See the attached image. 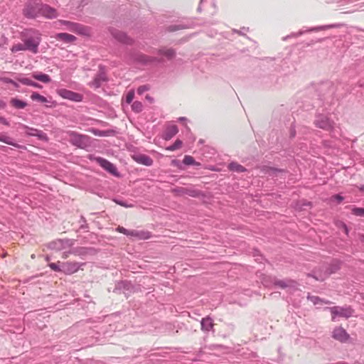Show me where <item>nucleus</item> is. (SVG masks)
Returning <instances> with one entry per match:
<instances>
[{"label":"nucleus","instance_id":"obj_1","mask_svg":"<svg viewBox=\"0 0 364 364\" xmlns=\"http://www.w3.org/2000/svg\"><path fill=\"white\" fill-rule=\"evenodd\" d=\"M22 41L27 50L36 54L38 52V46L41 41V34L34 28L25 29L21 33Z\"/></svg>","mask_w":364,"mask_h":364},{"label":"nucleus","instance_id":"obj_2","mask_svg":"<svg viewBox=\"0 0 364 364\" xmlns=\"http://www.w3.org/2000/svg\"><path fill=\"white\" fill-rule=\"evenodd\" d=\"M41 0H28L23 9V16L30 19L36 18L41 16Z\"/></svg>","mask_w":364,"mask_h":364},{"label":"nucleus","instance_id":"obj_3","mask_svg":"<svg viewBox=\"0 0 364 364\" xmlns=\"http://www.w3.org/2000/svg\"><path fill=\"white\" fill-rule=\"evenodd\" d=\"M67 134L70 143L78 148L85 149L90 143V137L87 135L78 134L74 131H69Z\"/></svg>","mask_w":364,"mask_h":364},{"label":"nucleus","instance_id":"obj_4","mask_svg":"<svg viewBox=\"0 0 364 364\" xmlns=\"http://www.w3.org/2000/svg\"><path fill=\"white\" fill-rule=\"evenodd\" d=\"M314 124L316 127L328 132H332L333 130L335 124L333 120L330 119L326 115L323 114H318L316 115Z\"/></svg>","mask_w":364,"mask_h":364},{"label":"nucleus","instance_id":"obj_5","mask_svg":"<svg viewBox=\"0 0 364 364\" xmlns=\"http://www.w3.org/2000/svg\"><path fill=\"white\" fill-rule=\"evenodd\" d=\"M332 315V321H334L337 316L348 318L353 316L354 312L350 306H335L328 308Z\"/></svg>","mask_w":364,"mask_h":364},{"label":"nucleus","instance_id":"obj_6","mask_svg":"<svg viewBox=\"0 0 364 364\" xmlns=\"http://www.w3.org/2000/svg\"><path fill=\"white\" fill-rule=\"evenodd\" d=\"M74 245V240L71 239H57L47 245L50 250H63L70 248Z\"/></svg>","mask_w":364,"mask_h":364},{"label":"nucleus","instance_id":"obj_7","mask_svg":"<svg viewBox=\"0 0 364 364\" xmlns=\"http://www.w3.org/2000/svg\"><path fill=\"white\" fill-rule=\"evenodd\" d=\"M132 60L139 64L143 65H151L155 63H160L161 61L156 57H150L141 53H136L132 55Z\"/></svg>","mask_w":364,"mask_h":364},{"label":"nucleus","instance_id":"obj_8","mask_svg":"<svg viewBox=\"0 0 364 364\" xmlns=\"http://www.w3.org/2000/svg\"><path fill=\"white\" fill-rule=\"evenodd\" d=\"M57 93L63 98L70 100L73 102H80L82 100V95L67 90L65 88L58 89Z\"/></svg>","mask_w":364,"mask_h":364},{"label":"nucleus","instance_id":"obj_9","mask_svg":"<svg viewBox=\"0 0 364 364\" xmlns=\"http://www.w3.org/2000/svg\"><path fill=\"white\" fill-rule=\"evenodd\" d=\"M272 283L275 286H277L282 289L288 288V289H289V290H291V291H295V290L298 289V287H299V283L296 281L290 279L280 280V279L274 278L272 280Z\"/></svg>","mask_w":364,"mask_h":364},{"label":"nucleus","instance_id":"obj_10","mask_svg":"<svg viewBox=\"0 0 364 364\" xmlns=\"http://www.w3.org/2000/svg\"><path fill=\"white\" fill-rule=\"evenodd\" d=\"M109 31L114 39L122 43L132 45L134 42L133 39L129 38L125 33L118 31L114 28L110 27Z\"/></svg>","mask_w":364,"mask_h":364},{"label":"nucleus","instance_id":"obj_11","mask_svg":"<svg viewBox=\"0 0 364 364\" xmlns=\"http://www.w3.org/2000/svg\"><path fill=\"white\" fill-rule=\"evenodd\" d=\"M97 163L105 171H107L110 174L114 176H119V174L117 171V169L116 166L109 161L108 160L102 158V157H97L96 158Z\"/></svg>","mask_w":364,"mask_h":364},{"label":"nucleus","instance_id":"obj_12","mask_svg":"<svg viewBox=\"0 0 364 364\" xmlns=\"http://www.w3.org/2000/svg\"><path fill=\"white\" fill-rule=\"evenodd\" d=\"M332 338L341 343H346L350 338V335L343 327L339 326L333 329Z\"/></svg>","mask_w":364,"mask_h":364},{"label":"nucleus","instance_id":"obj_13","mask_svg":"<svg viewBox=\"0 0 364 364\" xmlns=\"http://www.w3.org/2000/svg\"><path fill=\"white\" fill-rule=\"evenodd\" d=\"M107 80V78L105 68L103 66L100 65L97 74L95 75V78L91 82V85L95 88H99L101 87L102 83Z\"/></svg>","mask_w":364,"mask_h":364},{"label":"nucleus","instance_id":"obj_14","mask_svg":"<svg viewBox=\"0 0 364 364\" xmlns=\"http://www.w3.org/2000/svg\"><path fill=\"white\" fill-rule=\"evenodd\" d=\"M25 129V133L27 135L36 136L38 139L47 141L48 140L47 134L41 130L23 125Z\"/></svg>","mask_w":364,"mask_h":364},{"label":"nucleus","instance_id":"obj_15","mask_svg":"<svg viewBox=\"0 0 364 364\" xmlns=\"http://www.w3.org/2000/svg\"><path fill=\"white\" fill-rule=\"evenodd\" d=\"M41 16L46 18H55L58 16V11L50 6L41 3Z\"/></svg>","mask_w":364,"mask_h":364},{"label":"nucleus","instance_id":"obj_16","mask_svg":"<svg viewBox=\"0 0 364 364\" xmlns=\"http://www.w3.org/2000/svg\"><path fill=\"white\" fill-rule=\"evenodd\" d=\"M133 288H134V287L130 282L124 280V281L118 282L116 284L114 291V292H118V291L120 292L122 291L124 294H127L126 291L131 292L132 291Z\"/></svg>","mask_w":364,"mask_h":364},{"label":"nucleus","instance_id":"obj_17","mask_svg":"<svg viewBox=\"0 0 364 364\" xmlns=\"http://www.w3.org/2000/svg\"><path fill=\"white\" fill-rule=\"evenodd\" d=\"M62 272L65 274H72L80 269V264L77 262H63Z\"/></svg>","mask_w":364,"mask_h":364},{"label":"nucleus","instance_id":"obj_18","mask_svg":"<svg viewBox=\"0 0 364 364\" xmlns=\"http://www.w3.org/2000/svg\"><path fill=\"white\" fill-rule=\"evenodd\" d=\"M151 234L149 231L138 230H130L129 236L132 238L138 240H146L150 238Z\"/></svg>","mask_w":364,"mask_h":364},{"label":"nucleus","instance_id":"obj_19","mask_svg":"<svg viewBox=\"0 0 364 364\" xmlns=\"http://www.w3.org/2000/svg\"><path fill=\"white\" fill-rule=\"evenodd\" d=\"M336 27L335 25H326V26H317V27H312L311 28H309V30L307 31H323V30H326L327 28H334ZM304 33V31H300L299 33H291V35L289 36H287L286 37H284L283 39L284 41H286L287 38H290V37H296V36H301L302 35L303 33Z\"/></svg>","mask_w":364,"mask_h":364},{"label":"nucleus","instance_id":"obj_20","mask_svg":"<svg viewBox=\"0 0 364 364\" xmlns=\"http://www.w3.org/2000/svg\"><path fill=\"white\" fill-rule=\"evenodd\" d=\"M178 132V127L176 124H171L166 127L163 138L168 141L171 139Z\"/></svg>","mask_w":364,"mask_h":364},{"label":"nucleus","instance_id":"obj_21","mask_svg":"<svg viewBox=\"0 0 364 364\" xmlns=\"http://www.w3.org/2000/svg\"><path fill=\"white\" fill-rule=\"evenodd\" d=\"M74 33L82 36H90L91 35V28L83 24L76 23Z\"/></svg>","mask_w":364,"mask_h":364},{"label":"nucleus","instance_id":"obj_22","mask_svg":"<svg viewBox=\"0 0 364 364\" xmlns=\"http://www.w3.org/2000/svg\"><path fill=\"white\" fill-rule=\"evenodd\" d=\"M341 262L338 260H333L328 267H326L324 274L328 277L333 273H336L341 269Z\"/></svg>","mask_w":364,"mask_h":364},{"label":"nucleus","instance_id":"obj_23","mask_svg":"<svg viewBox=\"0 0 364 364\" xmlns=\"http://www.w3.org/2000/svg\"><path fill=\"white\" fill-rule=\"evenodd\" d=\"M134 159L138 164L147 166H151L153 164L152 159L146 154H139L134 157Z\"/></svg>","mask_w":364,"mask_h":364},{"label":"nucleus","instance_id":"obj_24","mask_svg":"<svg viewBox=\"0 0 364 364\" xmlns=\"http://www.w3.org/2000/svg\"><path fill=\"white\" fill-rule=\"evenodd\" d=\"M55 39L58 41H62L65 43H73L76 41V37L72 34L67 33H59L55 35Z\"/></svg>","mask_w":364,"mask_h":364},{"label":"nucleus","instance_id":"obj_25","mask_svg":"<svg viewBox=\"0 0 364 364\" xmlns=\"http://www.w3.org/2000/svg\"><path fill=\"white\" fill-rule=\"evenodd\" d=\"M201 330L203 331H210L213 328V319L210 316L203 318L200 321Z\"/></svg>","mask_w":364,"mask_h":364},{"label":"nucleus","instance_id":"obj_26","mask_svg":"<svg viewBox=\"0 0 364 364\" xmlns=\"http://www.w3.org/2000/svg\"><path fill=\"white\" fill-rule=\"evenodd\" d=\"M306 298H307V299L309 301L312 302L314 305L323 304H328L331 303L328 300L323 299H321V298H320L319 296H312L310 294H308Z\"/></svg>","mask_w":364,"mask_h":364},{"label":"nucleus","instance_id":"obj_27","mask_svg":"<svg viewBox=\"0 0 364 364\" xmlns=\"http://www.w3.org/2000/svg\"><path fill=\"white\" fill-rule=\"evenodd\" d=\"M228 168L230 171L237 173H242L247 171L244 166L234 161L229 164Z\"/></svg>","mask_w":364,"mask_h":364},{"label":"nucleus","instance_id":"obj_28","mask_svg":"<svg viewBox=\"0 0 364 364\" xmlns=\"http://www.w3.org/2000/svg\"><path fill=\"white\" fill-rule=\"evenodd\" d=\"M159 54L166 56L168 60L172 59L175 55L176 52L173 48H168V49H160L159 50Z\"/></svg>","mask_w":364,"mask_h":364},{"label":"nucleus","instance_id":"obj_29","mask_svg":"<svg viewBox=\"0 0 364 364\" xmlns=\"http://www.w3.org/2000/svg\"><path fill=\"white\" fill-rule=\"evenodd\" d=\"M10 102L11 105L16 109H23L27 106L26 102L17 98H12Z\"/></svg>","mask_w":364,"mask_h":364},{"label":"nucleus","instance_id":"obj_30","mask_svg":"<svg viewBox=\"0 0 364 364\" xmlns=\"http://www.w3.org/2000/svg\"><path fill=\"white\" fill-rule=\"evenodd\" d=\"M33 77L34 79L44 83H48L51 80L50 76L45 73L33 74Z\"/></svg>","mask_w":364,"mask_h":364},{"label":"nucleus","instance_id":"obj_31","mask_svg":"<svg viewBox=\"0 0 364 364\" xmlns=\"http://www.w3.org/2000/svg\"><path fill=\"white\" fill-rule=\"evenodd\" d=\"M0 141L4 142L9 145L14 146L15 147H18V145L14 141L11 137L8 136L4 134H0Z\"/></svg>","mask_w":364,"mask_h":364},{"label":"nucleus","instance_id":"obj_32","mask_svg":"<svg viewBox=\"0 0 364 364\" xmlns=\"http://www.w3.org/2000/svg\"><path fill=\"white\" fill-rule=\"evenodd\" d=\"M59 22L61 25L64 26L67 30L74 33L76 22L65 20H60Z\"/></svg>","mask_w":364,"mask_h":364},{"label":"nucleus","instance_id":"obj_33","mask_svg":"<svg viewBox=\"0 0 364 364\" xmlns=\"http://www.w3.org/2000/svg\"><path fill=\"white\" fill-rule=\"evenodd\" d=\"M31 99L33 101H38L41 103H45L48 102V100L46 97L40 95L36 92H33L31 95Z\"/></svg>","mask_w":364,"mask_h":364},{"label":"nucleus","instance_id":"obj_34","mask_svg":"<svg viewBox=\"0 0 364 364\" xmlns=\"http://www.w3.org/2000/svg\"><path fill=\"white\" fill-rule=\"evenodd\" d=\"M183 163L187 166H199L200 163L196 162L191 156L186 155L183 159Z\"/></svg>","mask_w":364,"mask_h":364},{"label":"nucleus","instance_id":"obj_35","mask_svg":"<svg viewBox=\"0 0 364 364\" xmlns=\"http://www.w3.org/2000/svg\"><path fill=\"white\" fill-rule=\"evenodd\" d=\"M351 213L355 216L364 218V208L353 207Z\"/></svg>","mask_w":364,"mask_h":364},{"label":"nucleus","instance_id":"obj_36","mask_svg":"<svg viewBox=\"0 0 364 364\" xmlns=\"http://www.w3.org/2000/svg\"><path fill=\"white\" fill-rule=\"evenodd\" d=\"M132 109L134 112L139 113L143 109V105L139 101H135L132 105Z\"/></svg>","mask_w":364,"mask_h":364},{"label":"nucleus","instance_id":"obj_37","mask_svg":"<svg viewBox=\"0 0 364 364\" xmlns=\"http://www.w3.org/2000/svg\"><path fill=\"white\" fill-rule=\"evenodd\" d=\"M48 267L56 272H62V264H60V262H58L57 263L50 262L48 264Z\"/></svg>","mask_w":364,"mask_h":364},{"label":"nucleus","instance_id":"obj_38","mask_svg":"<svg viewBox=\"0 0 364 364\" xmlns=\"http://www.w3.org/2000/svg\"><path fill=\"white\" fill-rule=\"evenodd\" d=\"M182 144H183V143H182V141H181V140H180V139H176V140L175 141V142H174L172 145H171V146H169L168 147H167V150H168V151H175V150H177V149H180V148L181 147Z\"/></svg>","mask_w":364,"mask_h":364},{"label":"nucleus","instance_id":"obj_39","mask_svg":"<svg viewBox=\"0 0 364 364\" xmlns=\"http://www.w3.org/2000/svg\"><path fill=\"white\" fill-rule=\"evenodd\" d=\"M24 46H26L24 43L23 44H22V43L15 44L11 47V51L12 53H16L18 51L27 50V48H26Z\"/></svg>","mask_w":364,"mask_h":364},{"label":"nucleus","instance_id":"obj_40","mask_svg":"<svg viewBox=\"0 0 364 364\" xmlns=\"http://www.w3.org/2000/svg\"><path fill=\"white\" fill-rule=\"evenodd\" d=\"M337 227L341 230L343 231L345 235H348V233H349V229L347 226V225L344 223V222H342V221H339L338 223H337Z\"/></svg>","mask_w":364,"mask_h":364},{"label":"nucleus","instance_id":"obj_41","mask_svg":"<svg viewBox=\"0 0 364 364\" xmlns=\"http://www.w3.org/2000/svg\"><path fill=\"white\" fill-rule=\"evenodd\" d=\"M183 194L188 195L191 197H196L198 196V191L194 189H181Z\"/></svg>","mask_w":364,"mask_h":364},{"label":"nucleus","instance_id":"obj_42","mask_svg":"<svg viewBox=\"0 0 364 364\" xmlns=\"http://www.w3.org/2000/svg\"><path fill=\"white\" fill-rule=\"evenodd\" d=\"M16 80L24 85L31 86L33 80L28 77H17Z\"/></svg>","mask_w":364,"mask_h":364},{"label":"nucleus","instance_id":"obj_43","mask_svg":"<svg viewBox=\"0 0 364 364\" xmlns=\"http://www.w3.org/2000/svg\"><path fill=\"white\" fill-rule=\"evenodd\" d=\"M16 80L24 85L31 86L33 80L28 77H17Z\"/></svg>","mask_w":364,"mask_h":364},{"label":"nucleus","instance_id":"obj_44","mask_svg":"<svg viewBox=\"0 0 364 364\" xmlns=\"http://www.w3.org/2000/svg\"><path fill=\"white\" fill-rule=\"evenodd\" d=\"M134 97V91L133 90H129L126 95V102L130 104Z\"/></svg>","mask_w":364,"mask_h":364},{"label":"nucleus","instance_id":"obj_45","mask_svg":"<svg viewBox=\"0 0 364 364\" xmlns=\"http://www.w3.org/2000/svg\"><path fill=\"white\" fill-rule=\"evenodd\" d=\"M186 27L182 24H178V25H171L168 27V30L169 31H178V30H181V29H184L186 28Z\"/></svg>","mask_w":364,"mask_h":364},{"label":"nucleus","instance_id":"obj_46","mask_svg":"<svg viewBox=\"0 0 364 364\" xmlns=\"http://www.w3.org/2000/svg\"><path fill=\"white\" fill-rule=\"evenodd\" d=\"M116 230L120 233H122L127 236H129L130 230H127L122 226H118L116 229Z\"/></svg>","mask_w":364,"mask_h":364},{"label":"nucleus","instance_id":"obj_47","mask_svg":"<svg viewBox=\"0 0 364 364\" xmlns=\"http://www.w3.org/2000/svg\"><path fill=\"white\" fill-rule=\"evenodd\" d=\"M331 200L332 201L336 200L338 203H341L344 200V198L340 194H335L331 196Z\"/></svg>","mask_w":364,"mask_h":364},{"label":"nucleus","instance_id":"obj_48","mask_svg":"<svg viewBox=\"0 0 364 364\" xmlns=\"http://www.w3.org/2000/svg\"><path fill=\"white\" fill-rule=\"evenodd\" d=\"M114 201L121 205V206H123V207H126V208H129V207H132V205H129L127 204V203L124 200H118V199H114Z\"/></svg>","mask_w":364,"mask_h":364},{"label":"nucleus","instance_id":"obj_49","mask_svg":"<svg viewBox=\"0 0 364 364\" xmlns=\"http://www.w3.org/2000/svg\"><path fill=\"white\" fill-rule=\"evenodd\" d=\"M308 277H311L314 278L317 281H323L324 280V277H322L321 276H316L314 272L309 273L307 274Z\"/></svg>","mask_w":364,"mask_h":364},{"label":"nucleus","instance_id":"obj_50","mask_svg":"<svg viewBox=\"0 0 364 364\" xmlns=\"http://www.w3.org/2000/svg\"><path fill=\"white\" fill-rule=\"evenodd\" d=\"M148 90H149V87L146 85H141L138 87L137 92H138V94L141 95Z\"/></svg>","mask_w":364,"mask_h":364},{"label":"nucleus","instance_id":"obj_51","mask_svg":"<svg viewBox=\"0 0 364 364\" xmlns=\"http://www.w3.org/2000/svg\"><path fill=\"white\" fill-rule=\"evenodd\" d=\"M0 123L4 124L6 126L10 125L9 121L4 117H0Z\"/></svg>","mask_w":364,"mask_h":364},{"label":"nucleus","instance_id":"obj_52","mask_svg":"<svg viewBox=\"0 0 364 364\" xmlns=\"http://www.w3.org/2000/svg\"><path fill=\"white\" fill-rule=\"evenodd\" d=\"M1 80L3 82L8 83V84H11V83H13V80H12V79H11V78H9V77H1Z\"/></svg>","mask_w":364,"mask_h":364},{"label":"nucleus","instance_id":"obj_53","mask_svg":"<svg viewBox=\"0 0 364 364\" xmlns=\"http://www.w3.org/2000/svg\"><path fill=\"white\" fill-rule=\"evenodd\" d=\"M92 132L95 135L103 136V134H102V132L97 129H92Z\"/></svg>","mask_w":364,"mask_h":364},{"label":"nucleus","instance_id":"obj_54","mask_svg":"<svg viewBox=\"0 0 364 364\" xmlns=\"http://www.w3.org/2000/svg\"><path fill=\"white\" fill-rule=\"evenodd\" d=\"M31 87H37V88H41L42 86L38 84V82H35V81H33L32 84H31Z\"/></svg>","mask_w":364,"mask_h":364},{"label":"nucleus","instance_id":"obj_55","mask_svg":"<svg viewBox=\"0 0 364 364\" xmlns=\"http://www.w3.org/2000/svg\"><path fill=\"white\" fill-rule=\"evenodd\" d=\"M296 136V129L294 128H291L290 131V136L294 137Z\"/></svg>","mask_w":364,"mask_h":364},{"label":"nucleus","instance_id":"obj_56","mask_svg":"<svg viewBox=\"0 0 364 364\" xmlns=\"http://www.w3.org/2000/svg\"><path fill=\"white\" fill-rule=\"evenodd\" d=\"M181 189H184V188H176V189H174V191L177 192L179 194H183Z\"/></svg>","mask_w":364,"mask_h":364},{"label":"nucleus","instance_id":"obj_57","mask_svg":"<svg viewBox=\"0 0 364 364\" xmlns=\"http://www.w3.org/2000/svg\"><path fill=\"white\" fill-rule=\"evenodd\" d=\"M11 85H12L16 88H18L19 87L18 84L14 80H13V83H11Z\"/></svg>","mask_w":364,"mask_h":364},{"label":"nucleus","instance_id":"obj_58","mask_svg":"<svg viewBox=\"0 0 364 364\" xmlns=\"http://www.w3.org/2000/svg\"><path fill=\"white\" fill-rule=\"evenodd\" d=\"M85 228H87V223H82L81 225H80V229H85Z\"/></svg>","mask_w":364,"mask_h":364},{"label":"nucleus","instance_id":"obj_59","mask_svg":"<svg viewBox=\"0 0 364 364\" xmlns=\"http://www.w3.org/2000/svg\"><path fill=\"white\" fill-rule=\"evenodd\" d=\"M80 223H86V220H85V218L82 215L80 218Z\"/></svg>","mask_w":364,"mask_h":364},{"label":"nucleus","instance_id":"obj_60","mask_svg":"<svg viewBox=\"0 0 364 364\" xmlns=\"http://www.w3.org/2000/svg\"><path fill=\"white\" fill-rule=\"evenodd\" d=\"M80 250H94L93 248L82 247Z\"/></svg>","mask_w":364,"mask_h":364},{"label":"nucleus","instance_id":"obj_61","mask_svg":"<svg viewBox=\"0 0 364 364\" xmlns=\"http://www.w3.org/2000/svg\"><path fill=\"white\" fill-rule=\"evenodd\" d=\"M186 117H179V118H178V121H180V122L186 121Z\"/></svg>","mask_w":364,"mask_h":364},{"label":"nucleus","instance_id":"obj_62","mask_svg":"<svg viewBox=\"0 0 364 364\" xmlns=\"http://www.w3.org/2000/svg\"><path fill=\"white\" fill-rule=\"evenodd\" d=\"M36 277V276L35 277H31L28 280V281H31L32 279H35Z\"/></svg>","mask_w":364,"mask_h":364},{"label":"nucleus","instance_id":"obj_63","mask_svg":"<svg viewBox=\"0 0 364 364\" xmlns=\"http://www.w3.org/2000/svg\"><path fill=\"white\" fill-rule=\"evenodd\" d=\"M235 32L238 33L240 35L243 34V31H235Z\"/></svg>","mask_w":364,"mask_h":364},{"label":"nucleus","instance_id":"obj_64","mask_svg":"<svg viewBox=\"0 0 364 364\" xmlns=\"http://www.w3.org/2000/svg\"><path fill=\"white\" fill-rule=\"evenodd\" d=\"M235 32L238 33L240 35L243 34V31H235Z\"/></svg>","mask_w":364,"mask_h":364}]
</instances>
